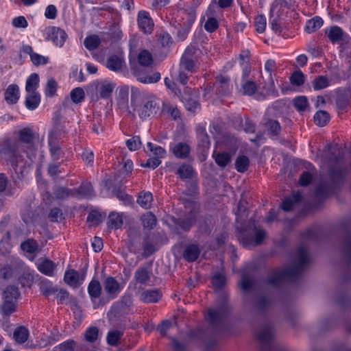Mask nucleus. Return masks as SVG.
I'll return each instance as SVG.
<instances>
[{"instance_id": "obj_6", "label": "nucleus", "mask_w": 351, "mask_h": 351, "mask_svg": "<svg viewBox=\"0 0 351 351\" xmlns=\"http://www.w3.org/2000/svg\"><path fill=\"white\" fill-rule=\"evenodd\" d=\"M104 288L110 299H114L117 298L122 289L118 281L112 277H108L104 280Z\"/></svg>"}, {"instance_id": "obj_45", "label": "nucleus", "mask_w": 351, "mask_h": 351, "mask_svg": "<svg viewBox=\"0 0 351 351\" xmlns=\"http://www.w3.org/2000/svg\"><path fill=\"white\" fill-rule=\"evenodd\" d=\"M123 335V332L119 330H111L108 332L106 340L107 343L112 346L119 344V341Z\"/></svg>"}, {"instance_id": "obj_58", "label": "nucleus", "mask_w": 351, "mask_h": 351, "mask_svg": "<svg viewBox=\"0 0 351 351\" xmlns=\"http://www.w3.org/2000/svg\"><path fill=\"white\" fill-rule=\"evenodd\" d=\"M195 66L193 60L186 58V56H182L180 63L181 69L192 72L194 71Z\"/></svg>"}, {"instance_id": "obj_59", "label": "nucleus", "mask_w": 351, "mask_h": 351, "mask_svg": "<svg viewBox=\"0 0 351 351\" xmlns=\"http://www.w3.org/2000/svg\"><path fill=\"white\" fill-rule=\"evenodd\" d=\"M126 145L131 151H136L141 147V141L138 136H133L126 141Z\"/></svg>"}, {"instance_id": "obj_2", "label": "nucleus", "mask_w": 351, "mask_h": 351, "mask_svg": "<svg viewBox=\"0 0 351 351\" xmlns=\"http://www.w3.org/2000/svg\"><path fill=\"white\" fill-rule=\"evenodd\" d=\"M296 265L293 268H288L284 271H280L276 274L275 279H269L268 282L271 285H275L278 280L286 278H291L296 276L303 269L308 261L307 251L305 248H300L295 256Z\"/></svg>"}, {"instance_id": "obj_17", "label": "nucleus", "mask_w": 351, "mask_h": 351, "mask_svg": "<svg viewBox=\"0 0 351 351\" xmlns=\"http://www.w3.org/2000/svg\"><path fill=\"white\" fill-rule=\"evenodd\" d=\"M56 264L49 259H44L38 264V269L43 274L49 276L53 275Z\"/></svg>"}, {"instance_id": "obj_43", "label": "nucleus", "mask_w": 351, "mask_h": 351, "mask_svg": "<svg viewBox=\"0 0 351 351\" xmlns=\"http://www.w3.org/2000/svg\"><path fill=\"white\" fill-rule=\"evenodd\" d=\"M21 247L24 252L32 254L38 251V244L34 239H27L21 243Z\"/></svg>"}, {"instance_id": "obj_64", "label": "nucleus", "mask_w": 351, "mask_h": 351, "mask_svg": "<svg viewBox=\"0 0 351 351\" xmlns=\"http://www.w3.org/2000/svg\"><path fill=\"white\" fill-rule=\"evenodd\" d=\"M54 194L57 199H62L69 197L71 195V192L67 189L60 187L55 191Z\"/></svg>"}, {"instance_id": "obj_55", "label": "nucleus", "mask_w": 351, "mask_h": 351, "mask_svg": "<svg viewBox=\"0 0 351 351\" xmlns=\"http://www.w3.org/2000/svg\"><path fill=\"white\" fill-rule=\"evenodd\" d=\"M57 86L58 84L53 78L49 79L45 87V95L47 97H53L56 93Z\"/></svg>"}, {"instance_id": "obj_46", "label": "nucleus", "mask_w": 351, "mask_h": 351, "mask_svg": "<svg viewBox=\"0 0 351 351\" xmlns=\"http://www.w3.org/2000/svg\"><path fill=\"white\" fill-rule=\"evenodd\" d=\"M213 156L216 163L221 167H226L231 160L230 155L226 152L217 153Z\"/></svg>"}, {"instance_id": "obj_24", "label": "nucleus", "mask_w": 351, "mask_h": 351, "mask_svg": "<svg viewBox=\"0 0 351 351\" xmlns=\"http://www.w3.org/2000/svg\"><path fill=\"white\" fill-rule=\"evenodd\" d=\"M19 137L22 143L30 144L36 136L35 133L30 128H25L19 132Z\"/></svg>"}, {"instance_id": "obj_3", "label": "nucleus", "mask_w": 351, "mask_h": 351, "mask_svg": "<svg viewBox=\"0 0 351 351\" xmlns=\"http://www.w3.org/2000/svg\"><path fill=\"white\" fill-rule=\"evenodd\" d=\"M253 237H247L245 232L241 233L239 235V241L241 245L245 247H252L257 246L262 243L266 238V232L264 230L254 227L252 230Z\"/></svg>"}, {"instance_id": "obj_52", "label": "nucleus", "mask_w": 351, "mask_h": 351, "mask_svg": "<svg viewBox=\"0 0 351 351\" xmlns=\"http://www.w3.org/2000/svg\"><path fill=\"white\" fill-rule=\"evenodd\" d=\"M293 104L299 112H303L308 106V99L305 96H299L295 98Z\"/></svg>"}, {"instance_id": "obj_57", "label": "nucleus", "mask_w": 351, "mask_h": 351, "mask_svg": "<svg viewBox=\"0 0 351 351\" xmlns=\"http://www.w3.org/2000/svg\"><path fill=\"white\" fill-rule=\"evenodd\" d=\"M99 330L97 327H90L85 332V339L90 342H95L98 337Z\"/></svg>"}, {"instance_id": "obj_22", "label": "nucleus", "mask_w": 351, "mask_h": 351, "mask_svg": "<svg viewBox=\"0 0 351 351\" xmlns=\"http://www.w3.org/2000/svg\"><path fill=\"white\" fill-rule=\"evenodd\" d=\"M200 250L197 245H190L187 246L184 252V258L189 262L195 261L199 256Z\"/></svg>"}, {"instance_id": "obj_40", "label": "nucleus", "mask_w": 351, "mask_h": 351, "mask_svg": "<svg viewBox=\"0 0 351 351\" xmlns=\"http://www.w3.org/2000/svg\"><path fill=\"white\" fill-rule=\"evenodd\" d=\"M115 85L112 83H104L99 88V93L101 98L107 99L110 97Z\"/></svg>"}, {"instance_id": "obj_42", "label": "nucleus", "mask_w": 351, "mask_h": 351, "mask_svg": "<svg viewBox=\"0 0 351 351\" xmlns=\"http://www.w3.org/2000/svg\"><path fill=\"white\" fill-rule=\"evenodd\" d=\"M177 173L181 179L191 178L193 174V169L189 165L183 164L178 169Z\"/></svg>"}, {"instance_id": "obj_14", "label": "nucleus", "mask_w": 351, "mask_h": 351, "mask_svg": "<svg viewBox=\"0 0 351 351\" xmlns=\"http://www.w3.org/2000/svg\"><path fill=\"white\" fill-rule=\"evenodd\" d=\"M129 88L128 87H121L119 90L117 103L121 110H124L128 113H132L131 105H128Z\"/></svg>"}, {"instance_id": "obj_50", "label": "nucleus", "mask_w": 351, "mask_h": 351, "mask_svg": "<svg viewBox=\"0 0 351 351\" xmlns=\"http://www.w3.org/2000/svg\"><path fill=\"white\" fill-rule=\"evenodd\" d=\"M243 93L246 95H252L257 90V85L256 82L247 80L242 85Z\"/></svg>"}, {"instance_id": "obj_60", "label": "nucleus", "mask_w": 351, "mask_h": 351, "mask_svg": "<svg viewBox=\"0 0 351 351\" xmlns=\"http://www.w3.org/2000/svg\"><path fill=\"white\" fill-rule=\"evenodd\" d=\"M218 26V21L213 17L208 18L204 24V28L208 32H213L217 29Z\"/></svg>"}, {"instance_id": "obj_33", "label": "nucleus", "mask_w": 351, "mask_h": 351, "mask_svg": "<svg viewBox=\"0 0 351 351\" xmlns=\"http://www.w3.org/2000/svg\"><path fill=\"white\" fill-rule=\"evenodd\" d=\"M108 226L111 228L118 229L123 224V217L121 214L112 213L108 217Z\"/></svg>"}, {"instance_id": "obj_48", "label": "nucleus", "mask_w": 351, "mask_h": 351, "mask_svg": "<svg viewBox=\"0 0 351 351\" xmlns=\"http://www.w3.org/2000/svg\"><path fill=\"white\" fill-rule=\"evenodd\" d=\"M329 86V81L326 76L319 75L313 81L314 90H319Z\"/></svg>"}, {"instance_id": "obj_5", "label": "nucleus", "mask_w": 351, "mask_h": 351, "mask_svg": "<svg viewBox=\"0 0 351 351\" xmlns=\"http://www.w3.org/2000/svg\"><path fill=\"white\" fill-rule=\"evenodd\" d=\"M180 14L182 20L180 25L182 27L183 29L179 32L178 36L183 40L193 24L196 18V14L195 12L192 10L189 12L182 10L180 12Z\"/></svg>"}, {"instance_id": "obj_7", "label": "nucleus", "mask_w": 351, "mask_h": 351, "mask_svg": "<svg viewBox=\"0 0 351 351\" xmlns=\"http://www.w3.org/2000/svg\"><path fill=\"white\" fill-rule=\"evenodd\" d=\"M347 172L348 169L343 166L342 160L336 158L331 164L329 176L334 181H339Z\"/></svg>"}, {"instance_id": "obj_44", "label": "nucleus", "mask_w": 351, "mask_h": 351, "mask_svg": "<svg viewBox=\"0 0 351 351\" xmlns=\"http://www.w3.org/2000/svg\"><path fill=\"white\" fill-rule=\"evenodd\" d=\"M77 193L81 197L88 198L93 196V189L90 184L86 183L80 186L77 190Z\"/></svg>"}, {"instance_id": "obj_11", "label": "nucleus", "mask_w": 351, "mask_h": 351, "mask_svg": "<svg viewBox=\"0 0 351 351\" xmlns=\"http://www.w3.org/2000/svg\"><path fill=\"white\" fill-rule=\"evenodd\" d=\"M125 66L124 57L121 53L110 56L106 61V67L112 71H119Z\"/></svg>"}, {"instance_id": "obj_19", "label": "nucleus", "mask_w": 351, "mask_h": 351, "mask_svg": "<svg viewBox=\"0 0 351 351\" xmlns=\"http://www.w3.org/2000/svg\"><path fill=\"white\" fill-rule=\"evenodd\" d=\"M274 332L271 326H265L261 328L256 334L257 338L262 343H267L272 339Z\"/></svg>"}, {"instance_id": "obj_21", "label": "nucleus", "mask_w": 351, "mask_h": 351, "mask_svg": "<svg viewBox=\"0 0 351 351\" xmlns=\"http://www.w3.org/2000/svg\"><path fill=\"white\" fill-rule=\"evenodd\" d=\"M326 34L332 43L341 41L343 36V30L338 26L331 27Z\"/></svg>"}, {"instance_id": "obj_4", "label": "nucleus", "mask_w": 351, "mask_h": 351, "mask_svg": "<svg viewBox=\"0 0 351 351\" xmlns=\"http://www.w3.org/2000/svg\"><path fill=\"white\" fill-rule=\"evenodd\" d=\"M44 33L46 36V40H51L58 47H62L66 39V34L65 32L60 27H46L44 30Z\"/></svg>"}, {"instance_id": "obj_16", "label": "nucleus", "mask_w": 351, "mask_h": 351, "mask_svg": "<svg viewBox=\"0 0 351 351\" xmlns=\"http://www.w3.org/2000/svg\"><path fill=\"white\" fill-rule=\"evenodd\" d=\"M23 161V156L19 154L18 151H15L5 156V165L12 167L14 171H16L19 165Z\"/></svg>"}, {"instance_id": "obj_12", "label": "nucleus", "mask_w": 351, "mask_h": 351, "mask_svg": "<svg viewBox=\"0 0 351 351\" xmlns=\"http://www.w3.org/2000/svg\"><path fill=\"white\" fill-rule=\"evenodd\" d=\"M138 25L145 34H151L154 23L149 14L145 11H141L138 14Z\"/></svg>"}, {"instance_id": "obj_23", "label": "nucleus", "mask_w": 351, "mask_h": 351, "mask_svg": "<svg viewBox=\"0 0 351 351\" xmlns=\"http://www.w3.org/2000/svg\"><path fill=\"white\" fill-rule=\"evenodd\" d=\"M40 102V97L38 93H28L25 99V106L29 110L36 109Z\"/></svg>"}, {"instance_id": "obj_20", "label": "nucleus", "mask_w": 351, "mask_h": 351, "mask_svg": "<svg viewBox=\"0 0 351 351\" xmlns=\"http://www.w3.org/2000/svg\"><path fill=\"white\" fill-rule=\"evenodd\" d=\"M2 295L3 300H8L16 303L17 299L20 296V293L16 287L8 286L3 291Z\"/></svg>"}, {"instance_id": "obj_30", "label": "nucleus", "mask_w": 351, "mask_h": 351, "mask_svg": "<svg viewBox=\"0 0 351 351\" xmlns=\"http://www.w3.org/2000/svg\"><path fill=\"white\" fill-rule=\"evenodd\" d=\"M16 310V304L14 302L3 300L0 306V311L3 317H9Z\"/></svg>"}, {"instance_id": "obj_63", "label": "nucleus", "mask_w": 351, "mask_h": 351, "mask_svg": "<svg viewBox=\"0 0 351 351\" xmlns=\"http://www.w3.org/2000/svg\"><path fill=\"white\" fill-rule=\"evenodd\" d=\"M212 283L215 289L221 288L225 283V277L222 274H216L213 277Z\"/></svg>"}, {"instance_id": "obj_18", "label": "nucleus", "mask_w": 351, "mask_h": 351, "mask_svg": "<svg viewBox=\"0 0 351 351\" xmlns=\"http://www.w3.org/2000/svg\"><path fill=\"white\" fill-rule=\"evenodd\" d=\"M160 298V293L156 289L146 290L140 294V300L145 303L157 302Z\"/></svg>"}, {"instance_id": "obj_38", "label": "nucleus", "mask_w": 351, "mask_h": 351, "mask_svg": "<svg viewBox=\"0 0 351 351\" xmlns=\"http://www.w3.org/2000/svg\"><path fill=\"white\" fill-rule=\"evenodd\" d=\"M138 62L141 66H149L153 62L152 56L148 51L143 50L138 56Z\"/></svg>"}, {"instance_id": "obj_28", "label": "nucleus", "mask_w": 351, "mask_h": 351, "mask_svg": "<svg viewBox=\"0 0 351 351\" xmlns=\"http://www.w3.org/2000/svg\"><path fill=\"white\" fill-rule=\"evenodd\" d=\"M29 337L28 330L25 326H20L15 329L13 333L14 340L19 343H25Z\"/></svg>"}, {"instance_id": "obj_34", "label": "nucleus", "mask_w": 351, "mask_h": 351, "mask_svg": "<svg viewBox=\"0 0 351 351\" xmlns=\"http://www.w3.org/2000/svg\"><path fill=\"white\" fill-rule=\"evenodd\" d=\"M302 199V195L300 193L293 194L292 199L287 198L282 203V208L285 211H289L292 209L293 204L298 202Z\"/></svg>"}, {"instance_id": "obj_27", "label": "nucleus", "mask_w": 351, "mask_h": 351, "mask_svg": "<svg viewBox=\"0 0 351 351\" xmlns=\"http://www.w3.org/2000/svg\"><path fill=\"white\" fill-rule=\"evenodd\" d=\"M162 112L173 119H176L180 117V111L178 108L169 103H162Z\"/></svg>"}, {"instance_id": "obj_47", "label": "nucleus", "mask_w": 351, "mask_h": 351, "mask_svg": "<svg viewBox=\"0 0 351 351\" xmlns=\"http://www.w3.org/2000/svg\"><path fill=\"white\" fill-rule=\"evenodd\" d=\"M265 127L268 130V133L270 136H276L280 131V125L278 121L276 120L269 119L265 123Z\"/></svg>"}, {"instance_id": "obj_15", "label": "nucleus", "mask_w": 351, "mask_h": 351, "mask_svg": "<svg viewBox=\"0 0 351 351\" xmlns=\"http://www.w3.org/2000/svg\"><path fill=\"white\" fill-rule=\"evenodd\" d=\"M4 99L8 104L17 103L19 99V88L16 84L8 86L4 93Z\"/></svg>"}, {"instance_id": "obj_8", "label": "nucleus", "mask_w": 351, "mask_h": 351, "mask_svg": "<svg viewBox=\"0 0 351 351\" xmlns=\"http://www.w3.org/2000/svg\"><path fill=\"white\" fill-rule=\"evenodd\" d=\"M227 315L228 311L224 308H210L208 310L206 319L212 325L218 326L223 322Z\"/></svg>"}, {"instance_id": "obj_61", "label": "nucleus", "mask_w": 351, "mask_h": 351, "mask_svg": "<svg viewBox=\"0 0 351 351\" xmlns=\"http://www.w3.org/2000/svg\"><path fill=\"white\" fill-rule=\"evenodd\" d=\"M183 102L187 110L195 112L196 110L199 108V103L193 99L184 98Z\"/></svg>"}, {"instance_id": "obj_53", "label": "nucleus", "mask_w": 351, "mask_h": 351, "mask_svg": "<svg viewBox=\"0 0 351 351\" xmlns=\"http://www.w3.org/2000/svg\"><path fill=\"white\" fill-rule=\"evenodd\" d=\"M304 75L300 71H295L290 77V82L291 84L300 86L304 83Z\"/></svg>"}, {"instance_id": "obj_25", "label": "nucleus", "mask_w": 351, "mask_h": 351, "mask_svg": "<svg viewBox=\"0 0 351 351\" xmlns=\"http://www.w3.org/2000/svg\"><path fill=\"white\" fill-rule=\"evenodd\" d=\"M322 25L323 20L320 17H314L307 21L305 26V31L308 34L313 33L318 30Z\"/></svg>"}, {"instance_id": "obj_35", "label": "nucleus", "mask_w": 351, "mask_h": 351, "mask_svg": "<svg viewBox=\"0 0 351 351\" xmlns=\"http://www.w3.org/2000/svg\"><path fill=\"white\" fill-rule=\"evenodd\" d=\"M134 278L137 282L145 285L150 278L149 271L145 268H139L134 274Z\"/></svg>"}, {"instance_id": "obj_31", "label": "nucleus", "mask_w": 351, "mask_h": 351, "mask_svg": "<svg viewBox=\"0 0 351 351\" xmlns=\"http://www.w3.org/2000/svg\"><path fill=\"white\" fill-rule=\"evenodd\" d=\"M39 77L38 74L32 73L26 81L25 90L28 93H36V89L38 86Z\"/></svg>"}, {"instance_id": "obj_54", "label": "nucleus", "mask_w": 351, "mask_h": 351, "mask_svg": "<svg viewBox=\"0 0 351 351\" xmlns=\"http://www.w3.org/2000/svg\"><path fill=\"white\" fill-rule=\"evenodd\" d=\"M267 25L266 18L263 15H258L256 17L254 21V25L256 27V31L262 34L265 32V27Z\"/></svg>"}, {"instance_id": "obj_29", "label": "nucleus", "mask_w": 351, "mask_h": 351, "mask_svg": "<svg viewBox=\"0 0 351 351\" xmlns=\"http://www.w3.org/2000/svg\"><path fill=\"white\" fill-rule=\"evenodd\" d=\"M313 119L317 125L323 127L329 122L330 117L326 111L319 110L315 114Z\"/></svg>"}, {"instance_id": "obj_26", "label": "nucleus", "mask_w": 351, "mask_h": 351, "mask_svg": "<svg viewBox=\"0 0 351 351\" xmlns=\"http://www.w3.org/2000/svg\"><path fill=\"white\" fill-rule=\"evenodd\" d=\"M101 290V286L97 280H92L88 286V293L92 299L99 298Z\"/></svg>"}, {"instance_id": "obj_51", "label": "nucleus", "mask_w": 351, "mask_h": 351, "mask_svg": "<svg viewBox=\"0 0 351 351\" xmlns=\"http://www.w3.org/2000/svg\"><path fill=\"white\" fill-rule=\"evenodd\" d=\"M102 221L101 215L96 211H91L87 217V223L89 226H95L100 223Z\"/></svg>"}, {"instance_id": "obj_62", "label": "nucleus", "mask_w": 351, "mask_h": 351, "mask_svg": "<svg viewBox=\"0 0 351 351\" xmlns=\"http://www.w3.org/2000/svg\"><path fill=\"white\" fill-rule=\"evenodd\" d=\"M49 58L47 57L43 56L38 53H34L32 55L31 61L33 64L36 66H39L42 64H45L48 62Z\"/></svg>"}, {"instance_id": "obj_49", "label": "nucleus", "mask_w": 351, "mask_h": 351, "mask_svg": "<svg viewBox=\"0 0 351 351\" xmlns=\"http://www.w3.org/2000/svg\"><path fill=\"white\" fill-rule=\"evenodd\" d=\"M308 169L309 171H304L300 176L299 183L302 186H306L310 183L312 180L313 175L311 171H314L315 169L312 167L311 164L308 165Z\"/></svg>"}, {"instance_id": "obj_9", "label": "nucleus", "mask_w": 351, "mask_h": 351, "mask_svg": "<svg viewBox=\"0 0 351 351\" xmlns=\"http://www.w3.org/2000/svg\"><path fill=\"white\" fill-rule=\"evenodd\" d=\"M84 275L80 276L79 273L75 269L67 270L64 276V281L69 286L77 288L80 287L84 280Z\"/></svg>"}, {"instance_id": "obj_13", "label": "nucleus", "mask_w": 351, "mask_h": 351, "mask_svg": "<svg viewBox=\"0 0 351 351\" xmlns=\"http://www.w3.org/2000/svg\"><path fill=\"white\" fill-rule=\"evenodd\" d=\"M171 150L176 158L185 159L189 156L191 148L188 143L179 142L171 148Z\"/></svg>"}, {"instance_id": "obj_36", "label": "nucleus", "mask_w": 351, "mask_h": 351, "mask_svg": "<svg viewBox=\"0 0 351 351\" xmlns=\"http://www.w3.org/2000/svg\"><path fill=\"white\" fill-rule=\"evenodd\" d=\"M250 160L245 156H239L235 161V168L237 171L243 173L248 169Z\"/></svg>"}, {"instance_id": "obj_39", "label": "nucleus", "mask_w": 351, "mask_h": 351, "mask_svg": "<svg viewBox=\"0 0 351 351\" xmlns=\"http://www.w3.org/2000/svg\"><path fill=\"white\" fill-rule=\"evenodd\" d=\"M100 44V39L98 36L93 35L88 36L84 41L85 47L89 51L94 50L98 47Z\"/></svg>"}, {"instance_id": "obj_1", "label": "nucleus", "mask_w": 351, "mask_h": 351, "mask_svg": "<svg viewBox=\"0 0 351 351\" xmlns=\"http://www.w3.org/2000/svg\"><path fill=\"white\" fill-rule=\"evenodd\" d=\"M157 108V99L155 96L148 95L132 88L131 92V110L128 113L132 117L138 115L141 119H144L156 112Z\"/></svg>"}, {"instance_id": "obj_37", "label": "nucleus", "mask_w": 351, "mask_h": 351, "mask_svg": "<svg viewBox=\"0 0 351 351\" xmlns=\"http://www.w3.org/2000/svg\"><path fill=\"white\" fill-rule=\"evenodd\" d=\"M160 78L159 73H154L152 75L141 74L137 75V80L144 84H152L157 82Z\"/></svg>"}, {"instance_id": "obj_41", "label": "nucleus", "mask_w": 351, "mask_h": 351, "mask_svg": "<svg viewBox=\"0 0 351 351\" xmlns=\"http://www.w3.org/2000/svg\"><path fill=\"white\" fill-rule=\"evenodd\" d=\"M143 226L146 228L152 229L156 225V218L152 213H147L141 217Z\"/></svg>"}, {"instance_id": "obj_10", "label": "nucleus", "mask_w": 351, "mask_h": 351, "mask_svg": "<svg viewBox=\"0 0 351 351\" xmlns=\"http://www.w3.org/2000/svg\"><path fill=\"white\" fill-rule=\"evenodd\" d=\"M19 147V143L15 138L11 137H5L0 141V154H3L4 156L18 151Z\"/></svg>"}, {"instance_id": "obj_32", "label": "nucleus", "mask_w": 351, "mask_h": 351, "mask_svg": "<svg viewBox=\"0 0 351 351\" xmlns=\"http://www.w3.org/2000/svg\"><path fill=\"white\" fill-rule=\"evenodd\" d=\"M153 197L150 192L141 193L137 199L138 204L143 208L148 209L151 207Z\"/></svg>"}, {"instance_id": "obj_56", "label": "nucleus", "mask_w": 351, "mask_h": 351, "mask_svg": "<svg viewBox=\"0 0 351 351\" xmlns=\"http://www.w3.org/2000/svg\"><path fill=\"white\" fill-rule=\"evenodd\" d=\"M70 96L74 103L78 104L84 99L85 94L82 88H75L71 92Z\"/></svg>"}]
</instances>
